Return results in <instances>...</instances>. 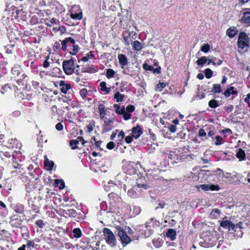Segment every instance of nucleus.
Masks as SVG:
<instances>
[{
  "mask_svg": "<svg viewBox=\"0 0 250 250\" xmlns=\"http://www.w3.org/2000/svg\"><path fill=\"white\" fill-rule=\"evenodd\" d=\"M17 153L18 151L15 150L13 151L8 152L0 151V162L3 163L8 166L10 168L16 169L11 172H16L18 173H21L23 169L22 165L18 163V158L15 155Z\"/></svg>",
  "mask_w": 250,
  "mask_h": 250,
  "instance_id": "1",
  "label": "nucleus"
},
{
  "mask_svg": "<svg viewBox=\"0 0 250 250\" xmlns=\"http://www.w3.org/2000/svg\"><path fill=\"white\" fill-rule=\"evenodd\" d=\"M250 38L245 32H240L237 42L239 51L244 50L245 48H246V51H247V48L250 47Z\"/></svg>",
  "mask_w": 250,
  "mask_h": 250,
  "instance_id": "2",
  "label": "nucleus"
},
{
  "mask_svg": "<svg viewBox=\"0 0 250 250\" xmlns=\"http://www.w3.org/2000/svg\"><path fill=\"white\" fill-rule=\"evenodd\" d=\"M103 233L106 243L111 247H115L117 240L113 232L109 229L105 228L103 230Z\"/></svg>",
  "mask_w": 250,
  "mask_h": 250,
  "instance_id": "3",
  "label": "nucleus"
},
{
  "mask_svg": "<svg viewBox=\"0 0 250 250\" xmlns=\"http://www.w3.org/2000/svg\"><path fill=\"white\" fill-rule=\"evenodd\" d=\"M115 233L120 237L121 242L123 247L126 246L131 241L130 237L126 233V232L125 231V229L123 228H117Z\"/></svg>",
  "mask_w": 250,
  "mask_h": 250,
  "instance_id": "4",
  "label": "nucleus"
},
{
  "mask_svg": "<svg viewBox=\"0 0 250 250\" xmlns=\"http://www.w3.org/2000/svg\"><path fill=\"white\" fill-rule=\"evenodd\" d=\"M11 73L18 82H21L26 77V75L23 73L21 68L19 65H14L12 68Z\"/></svg>",
  "mask_w": 250,
  "mask_h": 250,
  "instance_id": "5",
  "label": "nucleus"
},
{
  "mask_svg": "<svg viewBox=\"0 0 250 250\" xmlns=\"http://www.w3.org/2000/svg\"><path fill=\"white\" fill-rule=\"evenodd\" d=\"M74 61L71 58L70 60L63 61L62 62V68L66 75H71L74 73Z\"/></svg>",
  "mask_w": 250,
  "mask_h": 250,
  "instance_id": "6",
  "label": "nucleus"
},
{
  "mask_svg": "<svg viewBox=\"0 0 250 250\" xmlns=\"http://www.w3.org/2000/svg\"><path fill=\"white\" fill-rule=\"evenodd\" d=\"M136 229L140 232V233L145 238L149 237L153 232L152 230L150 229V226L146 224L137 226Z\"/></svg>",
  "mask_w": 250,
  "mask_h": 250,
  "instance_id": "7",
  "label": "nucleus"
},
{
  "mask_svg": "<svg viewBox=\"0 0 250 250\" xmlns=\"http://www.w3.org/2000/svg\"><path fill=\"white\" fill-rule=\"evenodd\" d=\"M214 238L211 236H206L202 241L199 243L200 245L203 247H211L215 245Z\"/></svg>",
  "mask_w": 250,
  "mask_h": 250,
  "instance_id": "8",
  "label": "nucleus"
},
{
  "mask_svg": "<svg viewBox=\"0 0 250 250\" xmlns=\"http://www.w3.org/2000/svg\"><path fill=\"white\" fill-rule=\"evenodd\" d=\"M227 217H224L223 220L220 222V226L224 229H228L230 233H233L234 224L230 221L225 220Z\"/></svg>",
  "mask_w": 250,
  "mask_h": 250,
  "instance_id": "9",
  "label": "nucleus"
},
{
  "mask_svg": "<svg viewBox=\"0 0 250 250\" xmlns=\"http://www.w3.org/2000/svg\"><path fill=\"white\" fill-rule=\"evenodd\" d=\"M197 188L198 189H201L205 191H218L220 189V187L218 185L211 184L199 185L197 186Z\"/></svg>",
  "mask_w": 250,
  "mask_h": 250,
  "instance_id": "10",
  "label": "nucleus"
},
{
  "mask_svg": "<svg viewBox=\"0 0 250 250\" xmlns=\"http://www.w3.org/2000/svg\"><path fill=\"white\" fill-rule=\"evenodd\" d=\"M22 220L20 216L17 214H13L10 217L9 223L10 225L16 228L20 227Z\"/></svg>",
  "mask_w": 250,
  "mask_h": 250,
  "instance_id": "11",
  "label": "nucleus"
},
{
  "mask_svg": "<svg viewBox=\"0 0 250 250\" xmlns=\"http://www.w3.org/2000/svg\"><path fill=\"white\" fill-rule=\"evenodd\" d=\"M7 147L9 148H14L16 147V149H18V152H20V149L21 147V144L18 142V140L16 139H9L8 141V146Z\"/></svg>",
  "mask_w": 250,
  "mask_h": 250,
  "instance_id": "12",
  "label": "nucleus"
},
{
  "mask_svg": "<svg viewBox=\"0 0 250 250\" xmlns=\"http://www.w3.org/2000/svg\"><path fill=\"white\" fill-rule=\"evenodd\" d=\"M143 68L145 70L152 71L154 74H160L161 73V68L160 66L154 68L153 66L145 63L143 64Z\"/></svg>",
  "mask_w": 250,
  "mask_h": 250,
  "instance_id": "13",
  "label": "nucleus"
},
{
  "mask_svg": "<svg viewBox=\"0 0 250 250\" xmlns=\"http://www.w3.org/2000/svg\"><path fill=\"white\" fill-rule=\"evenodd\" d=\"M127 31H124L122 33V36L125 42V44L126 46H129L131 43L133 42H132V39L131 38V34Z\"/></svg>",
  "mask_w": 250,
  "mask_h": 250,
  "instance_id": "14",
  "label": "nucleus"
},
{
  "mask_svg": "<svg viewBox=\"0 0 250 250\" xmlns=\"http://www.w3.org/2000/svg\"><path fill=\"white\" fill-rule=\"evenodd\" d=\"M143 133L141 126L139 125L134 126L132 129V135L135 139L138 138Z\"/></svg>",
  "mask_w": 250,
  "mask_h": 250,
  "instance_id": "15",
  "label": "nucleus"
},
{
  "mask_svg": "<svg viewBox=\"0 0 250 250\" xmlns=\"http://www.w3.org/2000/svg\"><path fill=\"white\" fill-rule=\"evenodd\" d=\"M143 180L144 179L143 178L138 179L135 186L138 188H142L146 190L150 188L151 186L148 184L142 182Z\"/></svg>",
  "mask_w": 250,
  "mask_h": 250,
  "instance_id": "16",
  "label": "nucleus"
},
{
  "mask_svg": "<svg viewBox=\"0 0 250 250\" xmlns=\"http://www.w3.org/2000/svg\"><path fill=\"white\" fill-rule=\"evenodd\" d=\"M124 172L130 175L135 173V169L134 168L132 165L128 164L125 165L123 167Z\"/></svg>",
  "mask_w": 250,
  "mask_h": 250,
  "instance_id": "17",
  "label": "nucleus"
},
{
  "mask_svg": "<svg viewBox=\"0 0 250 250\" xmlns=\"http://www.w3.org/2000/svg\"><path fill=\"white\" fill-rule=\"evenodd\" d=\"M176 231L173 229H168L166 232V236L169 238L171 241H173L176 238Z\"/></svg>",
  "mask_w": 250,
  "mask_h": 250,
  "instance_id": "18",
  "label": "nucleus"
},
{
  "mask_svg": "<svg viewBox=\"0 0 250 250\" xmlns=\"http://www.w3.org/2000/svg\"><path fill=\"white\" fill-rule=\"evenodd\" d=\"M63 213L65 217H76L78 215L77 211L73 208L64 209Z\"/></svg>",
  "mask_w": 250,
  "mask_h": 250,
  "instance_id": "19",
  "label": "nucleus"
},
{
  "mask_svg": "<svg viewBox=\"0 0 250 250\" xmlns=\"http://www.w3.org/2000/svg\"><path fill=\"white\" fill-rule=\"evenodd\" d=\"M12 208L18 214H22L24 212V206L23 205L20 203H17L14 205Z\"/></svg>",
  "mask_w": 250,
  "mask_h": 250,
  "instance_id": "20",
  "label": "nucleus"
},
{
  "mask_svg": "<svg viewBox=\"0 0 250 250\" xmlns=\"http://www.w3.org/2000/svg\"><path fill=\"white\" fill-rule=\"evenodd\" d=\"M118 58L120 64L122 65V67L123 68L124 66L126 65L128 63L126 56L124 54H120L118 56Z\"/></svg>",
  "mask_w": 250,
  "mask_h": 250,
  "instance_id": "21",
  "label": "nucleus"
},
{
  "mask_svg": "<svg viewBox=\"0 0 250 250\" xmlns=\"http://www.w3.org/2000/svg\"><path fill=\"white\" fill-rule=\"evenodd\" d=\"M215 131L214 130H209L205 138V139L208 140L210 144H214V139L215 137Z\"/></svg>",
  "mask_w": 250,
  "mask_h": 250,
  "instance_id": "22",
  "label": "nucleus"
},
{
  "mask_svg": "<svg viewBox=\"0 0 250 250\" xmlns=\"http://www.w3.org/2000/svg\"><path fill=\"white\" fill-rule=\"evenodd\" d=\"M238 30L235 27H231L226 31L227 35L230 39L233 38L237 33Z\"/></svg>",
  "mask_w": 250,
  "mask_h": 250,
  "instance_id": "23",
  "label": "nucleus"
},
{
  "mask_svg": "<svg viewBox=\"0 0 250 250\" xmlns=\"http://www.w3.org/2000/svg\"><path fill=\"white\" fill-rule=\"evenodd\" d=\"M60 86H61V92L64 94H66L67 91L71 88L70 85L68 83H65L64 81H60Z\"/></svg>",
  "mask_w": 250,
  "mask_h": 250,
  "instance_id": "24",
  "label": "nucleus"
},
{
  "mask_svg": "<svg viewBox=\"0 0 250 250\" xmlns=\"http://www.w3.org/2000/svg\"><path fill=\"white\" fill-rule=\"evenodd\" d=\"M44 167L47 170H52L54 165L53 161L49 160L46 155L44 156Z\"/></svg>",
  "mask_w": 250,
  "mask_h": 250,
  "instance_id": "25",
  "label": "nucleus"
},
{
  "mask_svg": "<svg viewBox=\"0 0 250 250\" xmlns=\"http://www.w3.org/2000/svg\"><path fill=\"white\" fill-rule=\"evenodd\" d=\"M114 127L113 124L107 122L106 120L104 121L103 125V131L104 132H108L112 130Z\"/></svg>",
  "mask_w": 250,
  "mask_h": 250,
  "instance_id": "26",
  "label": "nucleus"
},
{
  "mask_svg": "<svg viewBox=\"0 0 250 250\" xmlns=\"http://www.w3.org/2000/svg\"><path fill=\"white\" fill-rule=\"evenodd\" d=\"M236 157L239 159L240 161H244L246 159V154L245 151L242 148L238 149Z\"/></svg>",
  "mask_w": 250,
  "mask_h": 250,
  "instance_id": "27",
  "label": "nucleus"
},
{
  "mask_svg": "<svg viewBox=\"0 0 250 250\" xmlns=\"http://www.w3.org/2000/svg\"><path fill=\"white\" fill-rule=\"evenodd\" d=\"M133 49L136 51H140L143 48V45L138 41H135L132 43Z\"/></svg>",
  "mask_w": 250,
  "mask_h": 250,
  "instance_id": "28",
  "label": "nucleus"
},
{
  "mask_svg": "<svg viewBox=\"0 0 250 250\" xmlns=\"http://www.w3.org/2000/svg\"><path fill=\"white\" fill-rule=\"evenodd\" d=\"M241 21L245 23H250V12H246L243 14Z\"/></svg>",
  "mask_w": 250,
  "mask_h": 250,
  "instance_id": "29",
  "label": "nucleus"
},
{
  "mask_svg": "<svg viewBox=\"0 0 250 250\" xmlns=\"http://www.w3.org/2000/svg\"><path fill=\"white\" fill-rule=\"evenodd\" d=\"M119 207L117 205L115 204L114 203H110L109 206L108 211L111 213H117L118 212Z\"/></svg>",
  "mask_w": 250,
  "mask_h": 250,
  "instance_id": "30",
  "label": "nucleus"
},
{
  "mask_svg": "<svg viewBox=\"0 0 250 250\" xmlns=\"http://www.w3.org/2000/svg\"><path fill=\"white\" fill-rule=\"evenodd\" d=\"M123 73L124 74L133 77L135 75V71L130 67H127L124 69Z\"/></svg>",
  "mask_w": 250,
  "mask_h": 250,
  "instance_id": "31",
  "label": "nucleus"
},
{
  "mask_svg": "<svg viewBox=\"0 0 250 250\" xmlns=\"http://www.w3.org/2000/svg\"><path fill=\"white\" fill-rule=\"evenodd\" d=\"M54 185L55 187H58L60 189H62L65 187V183L62 179H56L55 180Z\"/></svg>",
  "mask_w": 250,
  "mask_h": 250,
  "instance_id": "32",
  "label": "nucleus"
},
{
  "mask_svg": "<svg viewBox=\"0 0 250 250\" xmlns=\"http://www.w3.org/2000/svg\"><path fill=\"white\" fill-rule=\"evenodd\" d=\"M106 84V83L105 82H102L100 84L101 90L102 91L105 92L106 94H108L111 91V88L110 87H107Z\"/></svg>",
  "mask_w": 250,
  "mask_h": 250,
  "instance_id": "33",
  "label": "nucleus"
},
{
  "mask_svg": "<svg viewBox=\"0 0 250 250\" xmlns=\"http://www.w3.org/2000/svg\"><path fill=\"white\" fill-rule=\"evenodd\" d=\"M222 90L221 88V86L220 84H214L213 85L212 89L211 90V92L215 93H220L222 92Z\"/></svg>",
  "mask_w": 250,
  "mask_h": 250,
  "instance_id": "34",
  "label": "nucleus"
},
{
  "mask_svg": "<svg viewBox=\"0 0 250 250\" xmlns=\"http://www.w3.org/2000/svg\"><path fill=\"white\" fill-rule=\"evenodd\" d=\"M73 237L76 238H80L82 235V232L80 228H75L72 231Z\"/></svg>",
  "mask_w": 250,
  "mask_h": 250,
  "instance_id": "35",
  "label": "nucleus"
},
{
  "mask_svg": "<svg viewBox=\"0 0 250 250\" xmlns=\"http://www.w3.org/2000/svg\"><path fill=\"white\" fill-rule=\"evenodd\" d=\"M208 61L207 58L206 56H203L199 58L196 62V63L198 66H203Z\"/></svg>",
  "mask_w": 250,
  "mask_h": 250,
  "instance_id": "36",
  "label": "nucleus"
},
{
  "mask_svg": "<svg viewBox=\"0 0 250 250\" xmlns=\"http://www.w3.org/2000/svg\"><path fill=\"white\" fill-rule=\"evenodd\" d=\"M98 69L92 65L88 68H85L82 70V72H86L89 73H94L97 71Z\"/></svg>",
  "mask_w": 250,
  "mask_h": 250,
  "instance_id": "37",
  "label": "nucleus"
},
{
  "mask_svg": "<svg viewBox=\"0 0 250 250\" xmlns=\"http://www.w3.org/2000/svg\"><path fill=\"white\" fill-rule=\"evenodd\" d=\"M94 57V52L93 51H90L88 53L86 54V56L83 57L81 59V61L83 62H87L88 61V60L92 59Z\"/></svg>",
  "mask_w": 250,
  "mask_h": 250,
  "instance_id": "38",
  "label": "nucleus"
},
{
  "mask_svg": "<svg viewBox=\"0 0 250 250\" xmlns=\"http://www.w3.org/2000/svg\"><path fill=\"white\" fill-rule=\"evenodd\" d=\"M219 101L215 99H212L208 102V106L212 108H215L219 106Z\"/></svg>",
  "mask_w": 250,
  "mask_h": 250,
  "instance_id": "39",
  "label": "nucleus"
},
{
  "mask_svg": "<svg viewBox=\"0 0 250 250\" xmlns=\"http://www.w3.org/2000/svg\"><path fill=\"white\" fill-rule=\"evenodd\" d=\"M124 97L125 95L121 94L119 92H116L114 96V98L116 99V102L118 103L122 102Z\"/></svg>",
  "mask_w": 250,
  "mask_h": 250,
  "instance_id": "40",
  "label": "nucleus"
},
{
  "mask_svg": "<svg viewBox=\"0 0 250 250\" xmlns=\"http://www.w3.org/2000/svg\"><path fill=\"white\" fill-rule=\"evenodd\" d=\"M21 231H25L24 232L22 233V236L25 239H27L29 237V234L27 231V229L26 226H22L21 227Z\"/></svg>",
  "mask_w": 250,
  "mask_h": 250,
  "instance_id": "41",
  "label": "nucleus"
},
{
  "mask_svg": "<svg viewBox=\"0 0 250 250\" xmlns=\"http://www.w3.org/2000/svg\"><path fill=\"white\" fill-rule=\"evenodd\" d=\"M27 250H32L35 246V242L34 241L28 240L26 244H24Z\"/></svg>",
  "mask_w": 250,
  "mask_h": 250,
  "instance_id": "42",
  "label": "nucleus"
},
{
  "mask_svg": "<svg viewBox=\"0 0 250 250\" xmlns=\"http://www.w3.org/2000/svg\"><path fill=\"white\" fill-rule=\"evenodd\" d=\"M134 188H135L134 187L131 189H128L127 192L128 195L130 197L133 198L137 197L138 195Z\"/></svg>",
  "mask_w": 250,
  "mask_h": 250,
  "instance_id": "43",
  "label": "nucleus"
},
{
  "mask_svg": "<svg viewBox=\"0 0 250 250\" xmlns=\"http://www.w3.org/2000/svg\"><path fill=\"white\" fill-rule=\"evenodd\" d=\"M210 49V45L208 43H206L201 46L200 50L204 53H208Z\"/></svg>",
  "mask_w": 250,
  "mask_h": 250,
  "instance_id": "44",
  "label": "nucleus"
},
{
  "mask_svg": "<svg viewBox=\"0 0 250 250\" xmlns=\"http://www.w3.org/2000/svg\"><path fill=\"white\" fill-rule=\"evenodd\" d=\"M205 76L207 79L211 78L213 76L212 71L209 68L205 70Z\"/></svg>",
  "mask_w": 250,
  "mask_h": 250,
  "instance_id": "45",
  "label": "nucleus"
},
{
  "mask_svg": "<svg viewBox=\"0 0 250 250\" xmlns=\"http://www.w3.org/2000/svg\"><path fill=\"white\" fill-rule=\"evenodd\" d=\"M78 143L79 141L78 140H71L69 141V145L72 149H75L78 148L77 144Z\"/></svg>",
  "mask_w": 250,
  "mask_h": 250,
  "instance_id": "46",
  "label": "nucleus"
},
{
  "mask_svg": "<svg viewBox=\"0 0 250 250\" xmlns=\"http://www.w3.org/2000/svg\"><path fill=\"white\" fill-rule=\"evenodd\" d=\"M115 73V71L112 69L108 68L106 69V77L108 79L113 77Z\"/></svg>",
  "mask_w": 250,
  "mask_h": 250,
  "instance_id": "47",
  "label": "nucleus"
},
{
  "mask_svg": "<svg viewBox=\"0 0 250 250\" xmlns=\"http://www.w3.org/2000/svg\"><path fill=\"white\" fill-rule=\"evenodd\" d=\"M221 213V211L219 209L214 208L212 210L210 214L214 217H217Z\"/></svg>",
  "mask_w": 250,
  "mask_h": 250,
  "instance_id": "48",
  "label": "nucleus"
},
{
  "mask_svg": "<svg viewBox=\"0 0 250 250\" xmlns=\"http://www.w3.org/2000/svg\"><path fill=\"white\" fill-rule=\"evenodd\" d=\"M233 90V86H230L229 88H227L223 93L224 95L228 98L231 95V90Z\"/></svg>",
  "mask_w": 250,
  "mask_h": 250,
  "instance_id": "49",
  "label": "nucleus"
},
{
  "mask_svg": "<svg viewBox=\"0 0 250 250\" xmlns=\"http://www.w3.org/2000/svg\"><path fill=\"white\" fill-rule=\"evenodd\" d=\"M214 139H216V142L214 143V144L216 146H220L222 144V138L220 136H219V135L216 136H215Z\"/></svg>",
  "mask_w": 250,
  "mask_h": 250,
  "instance_id": "50",
  "label": "nucleus"
},
{
  "mask_svg": "<svg viewBox=\"0 0 250 250\" xmlns=\"http://www.w3.org/2000/svg\"><path fill=\"white\" fill-rule=\"evenodd\" d=\"M80 94L83 99H84L87 94V90L86 88H83L80 91Z\"/></svg>",
  "mask_w": 250,
  "mask_h": 250,
  "instance_id": "51",
  "label": "nucleus"
},
{
  "mask_svg": "<svg viewBox=\"0 0 250 250\" xmlns=\"http://www.w3.org/2000/svg\"><path fill=\"white\" fill-rule=\"evenodd\" d=\"M244 228L243 224L241 222H239L236 224H234V230L233 231H236L237 229H241Z\"/></svg>",
  "mask_w": 250,
  "mask_h": 250,
  "instance_id": "52",
  "label": "nucleus"
},
{
  "mask_svg": "<svg viewBox=\"0 0 250 250\" xmlns=\"http://www.w3.org/2000/svg\"><path fill=\"white\" fill-rule=\"evenodd\" d=\"M79 50V47L78 45H74L73 46V51L69 52V53L72 55H75L77 54V52H78Z\"/></svg>",
  "mask_w": 250,
  "mask_h": 250,
  "instance_id": "53",
  "label": "nucleus"
},
{
  "mask_svg": "<svg viewBox=\"0 0 250 250\" xmlns=\"http://www.w3.org/2000/svg\"><path fill=\"white\" fill-rule=\"evenodd\" d=\"M122 115H123L124 119L125 121L128 120L131 117V114L126 111Z\"/></svg>",
  "mask_w": 250,
  "mask_h": 250,
  "instance_id": "54",
  "label": "nucleus"
},
{
  "mask_svg": "<svg viewBox=\"0 0 250 250\" xmlns=\"http://www.w3.org/2000/svg\"><path fill=\"white\" fill-rule=\"evenodd\" d=\"M167 85V83H161L159 82L157 85H156V88L158 89H159L160 91H162L163 88L166 87Z\"/></svg>",
  "mask_w": 250,
  "mask_h": 250,
  "instance_id": "55",
  "label": "nucleus"
},
{
  "mask_svg": "<svg viewBox=\"0 0 250 250\" xmlns=\"http://www.w3.org/2000/svg\"><path fill=\"white\" fill-rule=\"evenodd\" d=\"M71 17L73 19L81 20L82 18V16L80 13H71Z\"/></svg>",
  "mask_w": 250,
  "mask_h": 250,
  "instance_id": "56",
  "label": "nucleus"
},
{
  "mask_svg": "<svg viewBox=\"0 0 250 250\" xmlns=\"http://www.w3.org/2000/svg\"><path fill=\"white\" fill-rule=\"evenodd\" d=\"M135 110V106L133 105L129 104L126 107V111L130 114L133 112Z\"/></svg>",
  "mask_w": 250,
  "mask_h": 250,
  "instance_id": "57",
  "label": "nucleus"
},
{
  "mask_svg": "<svg viewBox=\"0 0 250 250\" xmlns=\"http://www.w3.org/2000/svg\"><path fill=\"white\" fill-rule=\"evenodd\" d=\"M67 40H66V38L62 40V42H61V44H62V50L63 51H65L66 50V48H67Z\"/></svg>",
  "mask_w": 250,
  "mask_h": 250,
  "instance_id": "58",
  "label": "nucleus"
},
{
  "mask_svg": "<svg viewBox=\"0 0 250 250\" xmlns=\"http://www.w3.org/2000/svg\"><path fill=\"white\" fill-rule=\"evenodd\" d=\"M198 136L199 137H206L207 136V133L204 129L200 128L199 130Z\"/></svg>",
  "mask_w": 250,
  "mask_h": 250,
  "instance_id": "59",
  "label": "nucleus"
},
{
  "mask_svg": "<svg viewBox=\"0 0 250 250\" xmlns=\"http://www.w3.org/2000/svg\"><path fill=\"white\" fill-rule=\"evenodd\" d=\"M40 228H43L45 225L42 220H38L36 221L35 223Z\"/></svg>",
  "mask_w": 250,
  "mask_h": 250,
  "instance_id": "60",
  "label": "nucleus"
},
{
  "mask_svg": "<svg viewBox=\"0 0 250 250\" xmlns=\"http://www.w3.org/2000/svg\"><path fill=\"white\" fill-rule=\"evenodd\" d=\"M95 126L94 122L92 124H90L87 126V130L88 132H91L94 129Z\"/></svg>",
  "mask_w": 250,
  "mask_h": 250,
  "instance_id": "61",
  "label": "nucleus"
},
{
  "mask_svg": "<svg viewBox=\"0 0 250 250\" xmlns=\"http://www.w3.org/2000/svg\"><path fill=\"white\" fill-rule=\"evenodd\" d=\"M106 109H105L104 110L99 111V114H100V118L101 120H104L105 119L104 116L105 115L107 114Z\"/></svg>",
  "mask_w": 250,
  "mask_h": 250,
  "instance_id": "62",
  "label": "nucleus"
},
{
  "mask_svg": "<svg viewBox=\"0 0 250 250\" xmlns=\"http://www.w3.org/2000/svg\"><path fill=\"white\" fill-rule=\"evenodd\" d=\"M224 109L227 113H229L233 110V106L231 104H230L227 106H226Z\"/></svg>",
  "mask_w": 250,
  "mask_h": 250,
  "instance_id": "63",
  "label": "nucleus"
},
{
  "mask_svg": "<svg viewBox=\"0 0 250 250\" xmlns=\"http://www.w3.org/2000/svg\"><path fill=\"white\" fill-rule=\"evenodd\" d=\"M115 147V144L114 142L110 141L108 142L106 145V147L108 149H112Z\"/></svg>",
  "mask_w": 250,
  "mask_h": 250,
  "instance_id": "64",
  "label": "nucleus"
}]
</instances>
